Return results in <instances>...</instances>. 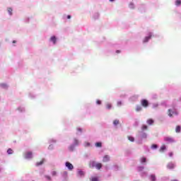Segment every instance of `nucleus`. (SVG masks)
I'll use <instances>...</instances> for the list:
<instances>
[{"label": "nucleus", "instance_id": "1", "mask_svg": "<svg viewBox=\"0 0 181 181\" xmlns=\"http://www.w3.org/2000/svg\"><path fill=\"white\" fill-rule=\"evenodd\" d=\"M141 105L144 108H148L149 107V102L146 99H143L141 100Z\"/></svg>", "mask_w": 181, "mask_h": 181}, {"label": "nucleus", "instance_id": "2", "mask_svg": "<svg viewBox=\"0 0 181 181\" xmlns=\"http://www.w3.org/2000/svg\"><path fill=\"white\" fill-rule=\"evenodd\" d=\"M168 114L170 117H173V115H177V111L174 109L173 110H172L171 109H169L168 110Z\"/></svg>", "mask_w": 181, "mask_h": 181}, {"label": "nucleus", "instance_id": "3", "mask_svg": "<svg viewBox=\"0 0 181 181\" xmlns=\"http://www.w3.org/2000/svg\"><path fill=\"white\" fill-rule=\"evenodd\" d=\"M164 141H165V142H167V144H173V142H175V139H173V138L169 137V136L165 137V138L164 139Z\"/></svg>", "mask_w": 181, "mask_h": 181}, {"label": "nucleus", "instance_id": "4", "mask_svg": "<svg viewBox=\"0 0 181 181\" xmlns=\"http://www.w3.org/2000/svg\"><path fill=\"white\" fill-rule=\"evenodd\" d=\"M65 166H66V168L69 169V170H73V169H74V166H73V164H71V163L68 162V161L66 162Z\"/></svg>", "mask_w": 181, "mask_h": 181}, {"label": "nucleus", "instance_id": "5", "mask_svg": "<svg viewBox=\"0 0 181 181\" xmlns=\"http://www.w3.org/2000/svg\"><path fill=\"white\" fill-rule=\"evenodd\" d=\"M25 159H32L33 158V153L30 151H28L25 153Z\"/></svg>", "mask_w": 181, "mask_h": 181}, {"label": "nucleus", "instance_id": "6", "mask_svg": "<svg viewBox=\"0 0 181 181\" xmlns=\"http://www.w3.org/2000/svg\"><path fill=\"white\" fill-rule=\"evenodd\" d=\"M167 168L168 169H175V164H173V163H169L167 165Z\"/></svg>", "mask_w": 181, "mask_h": 181}, {"label": "nucleus", "instance_id": "7", "mask_svg": "<svg viewBox=\"0 0 181 181\" xmlns=\"http://www.w3.org/2000/svg\"><path fill=\"white\" fill-rule=\"evenodd\" d=\"M110 160V156L108 155H105L104 157H103V162H109Z\"/></svg>", "mask_w": 181, "mask_h": 181}, {"label": "nucleus", "instance_id": "8", "mask_svg": "<svg viewBox=\"0 0 181 181\" xmlns=\"http://www.w3.org/2000/svg\"><path fill=\"white\" fill-rule=\"evenodd\" d=\"M152 37V34L150 33L149 36L146 37L144 40V43H146V42H148L149 39Z\"/></svg>", "mask_w": 181, "mask_h": 181}, {"label": "nucleus", "instance_id": "9", "mask_svg": "<svg viewBox=\"0 0 181 181\" xmlns=\"http://www.w3.org/2000/svg\"><path fill=\"white\" fill-rule=\"evenodd\" d=\"M153 122H155V121H153L152 119H148L147 120L148 125H153Z\"/></svg>", "mask_w": 181, "mask_h": 181}, {"label": "nucleus", "instance_id": "10", "mask_svg": "<svg viewBox=\"0 0 181 181\" xmlns=\"http://www.w3.org/2000/svg\"><path fill=\"white\" fill-rule=\"evenodd\" d=\"M95 168L96 169H98V170H100V169H101L103 168V164L98 163L95 165Z\"/></svg>", "mask_w": 181, "mask_h": 181}, {"label": "nucleus", "instance_id": "11", "mask_svg": "<svg viewBox=\"0 0 181 181\" xmlns=\"http://www.w3.org/2000/svg\"><path fill=\"white\" fill-rule=\"evenodd\" d=\"M50 40L51 42H53L54 45H56V40H57L56 36L51 37Z\"/></svg>", "mask_w": 181, "mask_h": 181}, {"label": "nucleus", "instance_id": "12", "mask_svg": "<svg viewBox=\"0 0 181 181\" xmlns=\"http://www.w3.org/2000/svg\"><path fill=\"white\" fill-rule=\"evenodd\" d=\"M44 163H45V159L43 158L41 161L37 162L36 163V166H40L41 165H43Z\"/></svg>", "mask_w": 181, "mask_h": 181}, {"label": "nucleus", "instance_id": "13", "mask_svg": "<svg viewBox=\"0 0 181 181\" xmlns=\"http://www.w3.org/2000/svg\"><path fill=\"white\" fill-rule=\"evenodd\" d=\"M95 146L96 148H101V146H103V144L101 142H97L95 144Z\"/></svg>", "mask_w": 181, "mask_h": 181}, {"label": "nucleus", "instance_id": "14", "mask_svg": "<svg viewBox=\"0 0 181 181\" xmlns=\"http://www.w3.org/2000/svg\"><path fill=\"white\" fill-rule=\"evenodd\" d=\"M181 130V127L180 126H177L175 128V132H177V134H179V132H180Z\"/></svg>", "mask_w": 181, "mask_h": 181}, {"label": "nucleus", "instance_id": "15", "mask_svg": "<svg viewBox=\"0 0 181 181\" xmlns=\"http://www.w3.org/2000/svg\"><path fill=\"white\" fill-rule=\"evenodd\" d=\"M150 179L151 181H156V176L155 175H150Z\"/></svg>", "mask_w": 181, "mask_h": 181}, {"label": "nucleus", "instance_id": "16", "mask_svg": "<svg viewBox=\"0 0 181 181\" xmlns=\"http://www.w3.org/2000/svg\"><path fill=\"white\" fill-rule=\"evenodd\" d=\"M166 149V146H165V144H163L160 148V152H163L164 151H165Z\"/></svg>", "mask_w": 181, "mask_h": 181}, {"label": "nucleus", "instance_id": "17", "mask_svg": "<svg viewBox=\"0 0 181 181\" xmlns=\"http://www.w3.org/2000/svg\"><path fill=\"white\" fill-rule=\"evenodd\" d=\"M129 141H130V142H134V141H135V139L134 137H132V136H127Z\"/></svg>", "mask_w": 181, "mask_h": 181}, {"label": "nucleus", "instance_id": "18", "mask_svg": "<svg viewBox=\"0 0 181 181\" xmlns=\"http://www.w3.org/2000/svg\"><path fill=\"white\" fill-rule=\"evenodd\" d=\"M136 111L138 112L139 111H142V107H141L140 105H137L136 108Z\"/></svg>", "mask_w": 181, "mask_h": 181}, {"label": "nucleus", "instance_id": "19", "mask_svg": "<svg viewBox=\"0 0 181 181\" xmlns=\"http://www.w3.org/2000/svg\"><path fill=\"white\" fill-rule=\"evenodd\" d=\"M140 162L141 163H145L146 162V158L145 157H142L141 159H140Z\"/></svg>", "mask_w": 181, "mask_h": 181}, {"label": "nucleus", "instance_id": "20", "mask_svg": "<svg viewBox=\"0 0 181 181\" xmlns=\"http://www.w3.org/2000/svg\"><path fill=\"white\" fill-rule=\"evenodd\" d=\"M118 124H119V120H118V119H115V120L113 121V124H114V125L117 126V125H118Z\"/></svg>", "mask_w": 181, "mask_h": 181}, {"label": "nucleus", "instance_id": "21", "mask_svg": "<svg viewBox=\"0 0 181 181\" xmlns=\"http://www.w3.org/2000/svg\"><path fill=\"white\" fill-rule=\"evenodd\" d=\"M112 107V105L110 103H107L106 105V107L107 108V110H111Z\"/></svg>", "mask_w": 181, "mask_h": 181}, {"label": "nucleus", "instance_id": "22", "mask_svg": "<svg viewBox=\"0 0 181 181\" xmlns=\"http://www.w3.org/2000/svg\"><path fill=\"white\" fill-rule=\"evenodd\" d=\"M13 151H12V149L8 148L7 151V153H8V155H12Z\"/></svg>", "mask_w": 181, "mask_h": 181}, {"label": "nucleus", "instance_id": "23", "mask_svg": "<svg viewBox=\"0 0 181 181\" xmlns=\"http://www.w3.org/2000/svg\"><path fill=\"white\" fill-rule=\"evenodd\" d=\"M74 144L76 145V146L78 145V140H77L76 139H74Z\"/></svg>", "mask_w": 181, "mask_h": 181}, {"label": "nucleus", "instance_id": "24", "mask_svg": "<svg viewBox=\"0 0 181 181\" xmlns=\"http://www.w3.org/2000/svg\"><path fill=\"white\" fill-rule=\"evenodd\" d=\"M151 148H152V149H157V148H158V145H156V144H153V145L151 146Z\"/></svg>", "mask_w": 181, "mask_h": 181}, {"label": "nucleus", "instance_id": "25", "mask_svg": "<svg viewBox=\"0 0 181 181\" xmlns=\"http://www.w3.org/2000/svg\"><path fill=\"white\" fill-rule=\"evenodd\" d=\"M141 129H142L143 131H145V129H148V126H146V125H143L142 127H141Z\"/></svg>", "mask_w": 181, "mask_h": 181}, {"label": "nucleus", "instance_id": "26", "mask_svg": "<svg viewBox=\"0 0 181 181\" xmlns=\"http://www.w3.org/2000/svg\"><path fill=\"white\" fill-rule=\"evenodd\" d=\"M12 8H8V13H9V15H12Z\"/></svg>", "mask_w": 181, "mask_h": 181}, {"label": "nucleus", "instance_id": "27", "mask_svg": "<svg viewBox=\"0 0 181 181\" xmlns=\"http://www.w3.org/2000/svg\"><path fill=\"white\" fill-rule=\"evenodd\" d=\"M175 4H176V5H177V6H179V5H180V4H181L180 0H177L176 2H175Z\"/></svg>", "mask_w": 181, "mask_h": 181}, {"label": "nucleus", "instance_id": "28", "mask_svg": "<svg viewBox=\"0 0 181 181\" xmlns=\"http://www.w3.org/2000/svg\"><path fill=\"white\" fill-rule=\"evenodd\" d=\"M91 181H98V178L93 177L91 178Z\"/></svg>", "mask_w": 181, "mask_h": 181}, {"label": "nucleus", "instance_id": "29", "mask_svg": "<svg viewBox=\"0 0 181 181\" xmlns=\"http://www.w3.org/2000/svg\"><path fill=\"white\" fill-rule=\"evenodd\" d=\"M69 151H74V146H69Z\"/></svg>", "mask_w": 181, "mask_h": 181}, {"label": "nucleus", "instance_id": "30", "mask_svg": "<svg viewBox=\"0 0 181 181\" xmlns=\"http://www.w3.org/2000/svg\"><path fill=\"white\" fill-rule=\"evenodd\" d=\"M96 104H98V105H101V100H98Z\"/></svg>", "mask_w": 181, "mask_h": 181}, {"label": "nucleus", "instance_id": "31", "mask_svg": "<svg viewBox=\"0 0 181 181\" xmlns=\"http://www.w3.org/2000/svg\"><path fill=\"white\" fill-rule=\"evenodd\" d=\"M45 177L47 179V180H52V177H50V176L45 175Z\"/></svg>", "mask_w": 181, "mask_h": 181}, {"label": "nucleus", "instance_id": "32", "mask_svg": "<svg viewBox=\"0 0 181 181\" xmlns=\"http://www.w3.org/2000/svg\"><path fill=\"white\" fill-rule=\"evenodd\" d=\"M117 105H118V107L122 105V102L118 101V102H117Z\"/></svg>", "mask_w": 181, "mask_h": 181}, {"label": "nucleus", "instance_id": "33", "mask_svg": "<svg viewBox=\"0 0 181 181\" xmlns=\"http://www.w3.org/2000/svg\"><path fill=\"white\" fill-rule=\"evenodd\" d=\"M138 170L139 172H141V170H144V167H139Z\"/></svg>", "mask_w": 181, "mask_h": 181}, {"label": "nucleus", "instance_id": "34", "mask_svg": "<svg viewBox=\"0 0 181 181\" xmlns=\"http://www.w3.org/2000/svg\"><path fill=\"white\" fill-rule=\"evenodd\" d=\"M52 176H56V175H57V173L56 171H52Z\"/></svg>", "mask_w": 181, "mask_h": 181}, {"label": "nucleus", "instance_id": "35", "mask_svg": "<svg viewBox=\"0 0 181 181\" xmlns=\"http://www.w3.org/2000/svg\"><path fill=\"white\" fill-rule=\"evenodd\" d=\"M77 130L79 132H83V129H80V128H78Z\"/></svg>", "mask_w": 181, "mask_h": 181}, {"label": "nucleus", "instance_id": "36", "mask_svg": "<svg viewBox=\"0 0 181 181\" xmlns=\"http://www.w3.org/2000/svg\"><path fill=\"white\" fill-rule=\"evenodd\" d=\"M79 175H84V173L83 171H79Z\"/></svg>", "mask_w": 181, "mask_h": 181}, {"label": "nucleus", "instance_id": "37", "mask_svg": "<svg viewBox=\"0 0 181 181\" xmlns=\"http://www.w3.org/2000/svg\"><path fill=\"white\" fill-rule=\"evenodd\" d=\"M67 19H71V16L68 15V16H67Z\"/></svg>", "mask_w": 181, "mask_h": 181}, {"label": "nucleus", "instance_id": "38", "mask_svg": "<svg viewBox=\"0 0 181 181\" xmlns=\"http://www.w3.org/2000/svg\"><path fill=\"white\" fill-rule=\"evenodd\" d=\"M116 53H121V51L120 50H117Z\"/></svg>", "mask_w": 181, "mask_h": 181}, {"label": "nucleus", "instance_id": "39", "mask_svg": "<svg viewBox=\"0 0 181 181\" xmlns=\"http://www.w3.org/2000/svg\"><path fill=\"white\" fill-rule=\"evenodd\" d=\"M169 155H170V156H173V153H170Z\"/></svg>", "mask_w": 181, "mask_h": 181}, {"label": "nucleus", "instance_id": "40", "mask_svg": "<svg viewBox=\"0 0 181 181\" xmlns=\"http://www.w3.org/2000/svg\"><path fill=\"white\" fill-rule=\"evenodd\" d=\"M13 43H16V41L13 40Z\"/></svg>", "mask_w": 181, "mask_h": 181}]
</instances>
